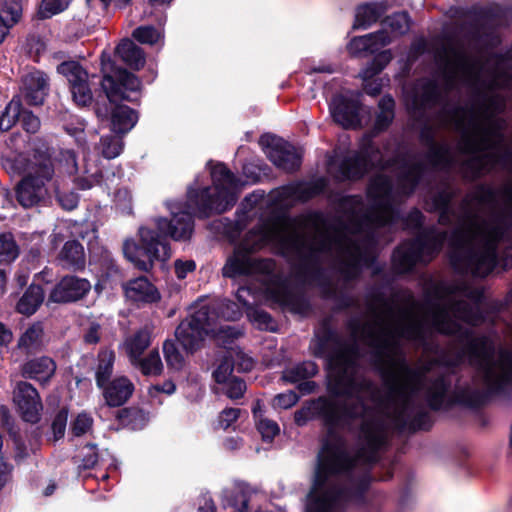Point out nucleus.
<instances>
[{"instance_id": "1", "label": "nucleus", "mask_w": 512, "mask_h": 512, "mask_svg": "<svg viewBox=\"0 0 512 512\" xmlns=\"http://www.w3.org/2000/svg\"><path fill=\"white\" fill-rule=\"evenodd\" d=\"M213 187L201 189L190 187L187 191L186 208L173 213L171 219L158 217L155 229L140 227L139 241L125 240L123 254L140 271L149 272L155 261L165 262L171 257L168 238L175 241L189 240L194 231L193 215L206 219L213 214H221L229 210L237 201L232 191L238 186L239 179L222 162L211 169Z\"/></svg>"}, {"instance_id": "2", "label": "nucleus", "mask_w": 512, "mask_h": 512, "mask_svg": "<svg viewBox=\"0 0 512 512\" xmlns=\"http://www.w3.org/2000/svg\"><path fill=\"white\" fill-rule=\"evenodd\" d=\"M433 326L440 334L456 336L460 343L465 344L461 353L457 355V360L449 361L447 365L456 366L466 355L469 364L480 373L484 385L483 390L468 386L457 389L449 401L450 405L479 410L492 398L509 391L512 387V353L510 351L502 350L498 360H495V345L487 336L475 337L470 329L463 328L450 319L444 310L434 315Z\"/></svg>"}, {"instance_id": "3", "label": "nucleus", "mask_w": 512, "mask_h": 512, "mask_svg": "<svg viewBox=\"0 0 512 512\" xmlns=\"http://www.w3.org/2000/svg\"><path fill=\"white\" fill-rule=\"evenodd\" d=\"M279 221L300 229H313L318 232L313 242H308L304 234L294 231L278 239V246L283 255L294 254L299 259L298 274L312 280L325 278V270L321 265V254L328 253L333 246L340 243L341 230L337 218L331 223L324 212L310 210L296 217L282 215Z\"/></svg>"}, {"instance_id": "4", "label": "nucleus", "mask_w": 512, "mask_h": 512, "mask_svg": "<svg viewBox=\"0 0 512 512\" xmlns=\"http://www.w3.org/2000/svg\"><path fill=\"white\" fill-rule=\"evenodd\" d=\"M100 65V85L106 100L95 102V114L102 121L109 120L112 132L125 135L136 125L138 113L122 102L139 103L142 81L133 72L117 65L107 51L101 53Z\"/></svg>"}, {"instance_id": "5", "label": "nucleus", "mask_w": 512, "mask_h": 512, "mask_svg": "<svg viewBox=\"0 0 512 512\" xmlns=\"http://www.w3.org/2000/svg\"><path fill=\"white\" fill-rule=\"evenodd\" d=\"M375 348L373 352L374 364L377 367L383 385L387 390V397L391 401L401 402V409L394 417V425L397 431L416 433L417 431H429L433 422L429 413L420 409L410 416L412 411V396L420 383L421 372L411 367L404 358L398 362H391V367L385 365L384 357L391 343L387 339L377 340L371 343Z\"/></svg>"}, {"instance_id": "6", "label": "nucleus", "mask_w": 512, "mask_h": 512, "mask_svg": "<svg viewBox=\"0 0 512 512\" xmlns=\"http://www.w3.org/2000/svg\"><path fill=\"white\" fill-rule=\"evenodd\" d=\"M393 190L392 180L385 174L376 175L370 180L367 196L381 213H359L357 208L362 205L359 195L341 196L337 201L338 208L348 216L347 222L337 218L341 230L358 234L374 227H384L397 220L399 211L393 206Z\"/></svg>"}, {"instance_id": "7", "label": "nucleus", "mask_w": 512, "mask_h": 512, "mask_svg": "<svg viewBox=\"0 0 512 512\" xmlns=\"http://www.w3.org/2000/svg\"><path fill=\"white\" fill-rule=\"evenodd\" d=\"M332 405V413L339 418V422L346 428L352 422L361 419L359 427L360 439L363 445L358 450V457L365 464L375 465L379 462V452L386 445V426L384 421L372 415L374 408L368 405L362 396H357L355 402H337L327 397H318L320 407Z\"/></svg>"}, {"instance_id": "8", "label": "nucleus", "mask_w": 512, "mask_h": 512, "mask_svg": "<svg viewBox=\"0 0 512 512\" xmlns=\"http://www.w3.org/2000/svg\"><path fill=\"white\" fill-rule=\"evenodd\" d=\"M449 245V261L457 273L485 278L497 266L496 242L487 241L481 250H476L470 245L467 231L457 228L451 232Z\"/></svg>"}, {"instance_id": "9", "label": "nucleus", "mask_w": 512, "mask_h": 512, "mask_svg": "<svg viewBox=\"0 0 512 512\" xmlns=\"http://www.w3.org/2000/svg\"><path fill=\"white\" fill-rule=\"evenodd\" d=\"M359 348L357 344L344 347L331 356L328 361L329 372L327 378V391L334 397L355 398L363 392L373 389V382L369 379H357Z\"/></svg>"}, {"instance_id": "10", "label": "nucleus", "mask_w": 512, "mask_h": 512, "mask_svg": "<svg viewBox=\"0 0 512 512\" xmlns=\"http://www.w3.org/2000/svg\"><path fill=\"white\" fill-rule=\"evenodd\" d=\"M348 484H333L318 490L321 495L315 497L306 512H343L349 505H365L373 477L365 472L358 477H347Z\"/></svg>"}, {"instance_id": "11", "label": "nucleus", "mask_w": 512, "mask_h": 512, "mask_svg": "<svg viewBox=\"0 0 512 512\" xmlns=\"http://www.w3.org/2000/svg\"><path fill=\"white\" fill-rule=\"evenodd\" d=\"M32 171L24 176L15 187V197L23 208H31L44 200L46 183L52 180L54 166L48 149H33Z\"/></svg>"}, {"instance_id": "12", "label": "nucleus", "mask_w": 512, "mask_h": 512, "mask_svg": "<svg viewBox=\"0 0 512 512\" xmlns=\"http://www.w3.org/2000/svg\"><path fill=\"white\" fill-rule=\"evenodd\" d=\"M358 459V453L353 456L346 447H337L330 443L321 446L317 454L311 493L324 490L333 477L352 476Z\"/></svg>"}, {"instance_id": "13", "label": "nucleus", "mask_w": 512, "mask_h": 512, "mask_svg": "<svg viewBox=\"0 0 512 512\" xmlns=\"http://www.w3.org/2000/svg\"><path fill=\"white\" fill-rule=\"evenodd\" d=\"M471 20L467 23L466 37L482 49L496 48L500 43V36L496 32L498 21L502 17L497 6L472 7L467 13Z\"/></svg>"}, {"instance_id": "14", "label": "nucleus", "mask_w": 512, "mask_h": 512, "mask_svg": "<svg viewBox=\"0 0 512 512\" xmlns=\"http://www.w3.org/2000/svg\"><path fill=\"white\" fill-rule=\"evenodd\" d=\"M259 144L265 149L268 159L277 168L287 173H294L300 169L302 155L288 141L274 134L266 133L260 136Z\"/></svg>"}, {"instance_id": "15", "label": "nucleus", "mask_w": 512, "mask_h": 512, "mask_svg": "<svg viewBox=\"0 0 512 512\" xmlns=\"http://www.w3.org/2000/svg\"><path fill=\"white\" fill-rule=\"evenodd\" d=\"M209 326L208 312L200 309L180 322L175 330V337L187 353L193 354L202 347L209 335Z\"/></svg>"}, {"instance_id": "16", "label": "nucleus", "mask_w": 512, "mask_h": 512, "mask_svg": "<svg viewBox=\"0 0 512 512\" xmlns=\"http://www.w3.org/2000/svg\"><path fill=\"white\" fill-rule=\"evenodd\" d=\"M90 290L91 283L88 279L76 275H65L50 290L46 305L76 303L83 300Z\"/></svg>"}, {"instance_id": "17", "label": "nucleus", "mask_w": 512, "mask_h": 512, "mask_svg": "<svg viewBox=\"0 0 512 512\" xmlns=\"http://www.w3.org/2000/svg\"><path fill=\"white\" fill-rule=\"evenodd\" d=\"M57 71L67 78L73 101L78 106L85 107L92 103L88 73L79 62L64 61L58 65Z\"/></svg>"}, {"instance_id": "18", "label": "nucleus", "mask_w": 512, "mask_h": 512, "mask_svg": "<svg viewBox=\"0 0 512 512\" xmlns=\"http://www.w3.org/2000/svg\"><path fill=\"white\" fill-rule=\"evenodd\" d=\"M260 246L259 243L249 244L247 238L242 240L234 248L232 255L227 258L222 268V275L230 279L251 275L257 267V263L251 257V254Z\"/></svg>"}, {"instance_id": "19", "label": "nucleus", "mask_w": 512, "mask_h": 512, "mask_svg": "<svg viewBox=\"0 0 512 512\" xmlns=\"http://www.w3.org/2000/svg\"><path fill=\"white\" fill-rule=\"evenodd\" d=\"M13 400L25 422H39L43 404L37 389L31 383L19 381L14 390Z\"/></svg>"}, {"instance_id": "20", "label": "nucleus", "mask_w": 512, "mask_h": 512, "mask_svg": "<svg viewBox=\"0 0 512 512\" xmlns=\"http://www.w3.org/2000/svg\"><path fill=\"white\" fill-rule=\"evenodd\" d=\"M361 109L362 102L358 98H349L343 95L336 96L330 105V113L334 122L345 130L362 128Z\"/></svg>"}, {"instance_id": "21", "label": "nucleus", "mask_w": 512, "mask_h": 512, "mask_svg": "<svg viewBox=\"0 0 512 512\" xmlns=\"http://www.w3.org/2000/svg\"><path fill=\"white\" fill-rule=\"evenodd\" d=\"M346 346V344L342 343L337 330L332 327L330 321L324 319L320 325V329L315 333L310 348L315 358L325 359L326 369H328L330 357Z\"/></svg>"}, {"instance_id": "22", "label": "nucleus", "mask_w": 512, "mask_h": 512, "mask_svg": "<svg viewBox=\"0 0 512 512\" xmlns=\"http://www.w3.org/2000/svg\"><path fill=\"white\" fill-rule=\"evenodd\" d=\"M399 172L397 185L403 195H412L421 183L426 171V164L422 161L411 162L406 156L397 159Z\"/></svg>"}, {"instance_id": "23", "label": "nucleus", "mask_w": 512, "mask_h": 512, "mask_svg": "<svg viewBox=\"0 0 512 512\" xmlns=\"http://www.w3.org/2000/svg\"><path fill=\"white\" fill-rule=\"evenodd\" d=\"M443 100L442 91L435 79H424L420 88L411 99V110L423 117L427 110H430Z\"/></svg>"}, {"instance_id": "24", "label": "nucleus", "mask_w": 512, "mask_h": 512, "mask_svg": "<svg viewBox=\"0 0 512 512\" xmlns=\"http://www.w3.org/2000/svg\"><path fill=\"white\" fill-rule=\"evenodd\" d=\"M126 298L138 306L157 303L161 295L154 284L145 276L131 279L122 285Z\"/></svg>"}, {"instance_id": "25", "label": "nucleus", "mask_w": 512, "mask_h": 512, "mask_svg": "<svg viewBox=\"0 0 512 512\" xmlns=\"http://www.w3.org/2000/svg\"><path fill=\"white\" fill-rule=\"evenodd\" d=\"M23 84L25 102L30 106L43 105L50 90L48 75L35 70L24 77Z\"/></svg>"}, {"instance_id": "26", "label": "nucleus", "mask_w": 512, "mask_h": 512, "mask_svg": "<svg viewBox=\"0 0 512 512\" xmlns=\"http://www.w3.org/2000/svg\"><path fill=\"white\" fill-rule=\"evenodd\" d=\"M56 362L49 356H40L27 360L21 366V375L26 379L48 385L56 373Z\"/></svg>"}, {"instance_id": "27", "label": "nucleus", "mask_w": 512, "mask_h": 512, "mask_svg": "<svg viewBox=\"0 0 512 512\" xmlns=\"http://www.w3.org/2000/svg\"><path fill=\"white\" fill-rule=\"evenodd\" d=\"M447 235L446 231H440L436 227L430 226L422 228L412 241L422 257L434 258L441 252Z\"/></svg>"}, {"instance_id": "28", "label": "nucleus", "mask_w": 512, "mask_h": 512, "mask_svg": "<svg viewBox=\"0 0 512 512\" xmlns=\"http://www.w3.org/2000/svg\"><path fill=\"white\" fill-rule=\"evenodd\" d=\"M422 261V256L413 241L407 240L394 248L391 263L394 271L398 274L412 272L417 263Z\"/></svg>"}, {"instance_id": "29", "label": "nucleus", "mask_w": 512, "mask_h": 512, "mask_svg": "<svg viewBox=\"0 0 512 512\" xmlns=\"http://www.w3.org/2000/svg\"><path fill=\"white\" fill-rule=\"evenodd\" d=\"M101 389L109 407H120L131 398L135 387L128 377L120 376L107 382Z\"/></svg>"}, {"instance_id": "30", "label": "nucleus", "mask_w": 512, "mask_h": 512, "mask_svg": "<svg viewBox=\"0 0 512 512\" xmlns=\"http://www.w3.org/2000/svg\"><path fill=\"white\" fill-rule=\"evenodd\" d=\"M355 251V254L350 259L343 261L339 267V273L345 281L357 280L362 273L363 266L371 267L376 261V256L366 249L355 246Z\"/></svg>"}, {"instance_id": "31", "label": "nucleus", "mask_w": 512, "mask_h": 512, "mask_svg": "<svg viewBox=\"0 0 512 512\" xmlns=\"http://www.w3.org/2000/svg\"><path fill=\"white\" fill-rule=\"evenodd\" d=\"M270 298L273 302L283 308H287L292 313L301 314L310 308L309 300L305 295L294 293L286 286L271 290Z\"/></svg>"}, {"instance_id": "32", "label": "nucleus", "mask_w": 512, "mask_h": 512, "mask_svg": "<svg viewBox=\"0 0 512 512\" xmlns=\"http://www.w3.org/2000/svg\"><path fill=\"white\" fill-rule=\"evenodd\" d=\"M502 194L507 200L512 201V184L498 190L489 184H478L474 192L469 195L472 201L479 205L495 207L498 203V196ZM463 205H470L468 196L463 199Z\"/></svg>"}, {"instance_id": "33", "label": "nucleus", "mask_w": 512, "mask_h": 512, "mask_svg": "<svg viewBox=\"0 0 512 512\" xmlns=\"http://www.w3.org/2000/svg\"><path fill=\"white\" fill-rule=\"evenodd\" d=\"M331 408L332 405L330 404L326 407H320L318 405L316 408V414L320 415V419L327 428L326 437L321 440V446L330 443L337 447H346L344 437L338 432L339 429H345L346 427L338 421L339 418L332 413Z\"/></svg>"}, {"instance_id": "34", "label": "nucleus", "mask_w": 512, "mask_h": 512, "mask_svg": "<svg viewBox=\"0 0 512 512\" xmlns=\"http://www.w3.org/2000/svg\"><path fill=\"white\" fill-rule=\"evenodd\" d=\"M115 55L131 70L139 71L146 63L143 49L125 38L115 48Z\"/></svg>"}, {"instance_id": "35", "label": "nucleus", "mask_w": 512, "mask_h": 512, "mask_svg": "<svg viewBox=\"0 0 512 512\" xmlns=\"http://www.w3.org/2000/svg\"><path fill=\"white\" fill-rule=\"evenodd\" d=\"M395 100L390 94H385L378 102L379 111L371 129V134L377 136L386 132L392 125L395 118Z\"/></svg>"}, {"instance_id": "36", "label": "nucleus", "mask_w": 512, "mask_h": 512, "mask_svg": "<svg viewBox=\"0 0 512 512\" xmlns=\"http://www.w3.org/2000/svg\"><path fill=\"white\" fill-rule=\"evenodd\" d=\"M487 163L501 164L506 166L512 164V148H505L502 153H486L472 157L465 162V167L472 172L474 177L481 176Z\"/></svg>"}, {"instance_id": "37", "label": "nucleus", "mask_w": 512, "mask_h": 512, "mask_svg": "<svg viewBox=\"0 0 512 512\" xmlns=\"http://www.w3.org/2000/svg\"><path fill=\"white\" fill-rule=\"evenodd\" d=\"M45 299L44 289L41 285L30 284L18 300L15 310L17 313L30 317L37 312Z\"/></svg>"}, {"instance_id": "38", "label": "nucleus", "mask_w": 512, "mask_h": 512, "mask_svg": "<svg viewBox=\"0 0 512 512\" xmlns=\"http://www.w3.org/2000/svg\"><path fill=\"white\" fill-rule=\"evenodd\" d=\"M386 10L387 5L384 2H373L359 5L356 8L353 29L357 30L369 28L385 14Z\"/></svg>"}, {"instance_id": "39", "label": "nucleus", "mask_w": 512, "mask_h": 512, "mask_svg": "<svg viewBox=\"0 0 512 512\" xmlns=\"http://www.w3.org/2000/svg\"><path fill=\"white\" fill-rule=\"evenodd\" d=\"M372 168L362 156L354 153L341 160L338 172L343 180L357 181L362 179Z\"/></svg>"}, {"instance_id": "40", "label": "nucleus", "mask_w": 512, "mask_h": 512, "mask_svg": "<svg viewBox=\"0 0 512 512\" xmlns=\"http://www.w3.org/2000/svg\"><path fill=\"white\" fill-rule=\"evenodd\" d=\"M58 258L63 267L80 271L85 268L83 245L78 240H68L59 252Z\"/></svg>"}, {"instance_id": "41", "label": "nucleus", "mask_w": 512, "mask_h": 512, "mask_svg": "<svg viewBox=\"0 0 512 512\" xmlns=\"http://www.w3.org/2000/svg\"><path fill=\"white\" fill-rule=\"evenodd\" d=\"M467 297L472 300L476 306L473 307L469 303L465 301H457L453 305V309L455 312L462 314L463 318L466 321L475 320L480 321L484 319L483 313L479 308V305L483 302L485 295L484 291L479 288L471 289L467 293Z\"/></svg>"}, {"instance_id": "42", "label": "nucleus", "mask_w": 512, "mask_h": 512, "mask_svg": "<svg viewBox=\"0 0 512 512\" xmlns=\"http://www.w3.org/2000/svg\"><path fill=\"white\" fill-rule=\"evenodd\" d=\"M116 420L123 427L131 430H141L147 425L149 414L140 407H124L117 411Z\"/></svg>"}, {"instance_id": "43", "label": "nucleus", "mask_w": 512, "mask_h": 512, "mask_svg": "<svg viewBox=\"0 0 512 512\" xmlns=\"http://www.w3.org/2000/svg\"><path fill=\"white\" fill-rule=\"evenodd\" d=\"M97 361L95 381L98 388H103L111 380L114 370L115 352L109 348H101L97 355Z\"/></svg>"}, {"instance_id": "44", "label": "nucleus", "mask_w": 512, "mask_h": 512, "mask_svg": "<svg viewBox=\"0 0 512 512\" xmlns=\"http://www.w3.org/2000/svg\"><path fill=\"white\" fill-rule=\"evenodd\" d=\"M21 0H4L0 11V43L8 33V29L15 25L22 16Z\"/></svg>"}, {"instance_id": "45", "label": "nucleus", "mask_w": 512, "mask_h": 512, "mask_svg": "<svg viewBox=\"0 0 512 512\" xmlns=\"http://www.w3.org/2000/svg\"><path fill=\"white\" fill-rule=\"evenodd\" d=\"M298 185L297 202L307 203L322 195L326 191L329 182L326 177L320 176L309 181L298 180Z\"/></svg>"}, {"instance_id": "46", "label": "nucleus", "mask_w": 512, "mask_h": 512, "mask_svg": "<svg viewBox=\"0 0 512 512\" xmlns=\"http://www.w3.org/2000/svg\"><path fill=\"white\" fill-rule=\"evenodd\" d=\"M455 198L454 191L448 186L437 189L425 200V209L429 213L437 210L450 209Z\"/></svg>"}, {"instance_id": "47", "label": "nucleus", "mask_w": 512, "mask_h": 512, "mask_svg": "<svg viewBox=\"0 0 512 512\" xmlns=\"http://www.w3.org/2000/svg\"><path fill=\"white\" fill-rule=\"evenodd\" d=\"M425 158L434 169L448 168L452 164L451 149L447 143H436L429 147Z\"/></svg>"}, {"instance_id": "48", "label": "nucleus", "mask_w": 512, "mask_h": 512, "mask_svg": "<svg viewBox=\"0 0 512 512\" xmlns=\"http://www.w3.org/2000/svg\"><path fill=\"white\" fill-rule=\"evenodd\" d=\"M319 371L318 365L313 361L301 362L292 368L284 371L282 378L289 383L295 384L302 380L314 377Z\"/></svg>"}, {"instance_id": "49", "label": "nucleus", "mask_w": 512, "mask_h": 512, "mask_svg": "<svg viewBox=\"0 0 512 512\" xmlns=\"http://www.w3.org/2000/svg\"><path fill=\"white\" fill-rule=\"evenodd\" d=\"M393 54L390 49L382 50L374 55V57L366 64L361 71V76L365 81L374 78L380 74L386 66L392 61Z\"/></svg>"}, {"instance_id": "50", "label": "nucleus", "mask_w": 512, "mask_h": 512, "mask_svg": "<svg viewBox=\"0 0 512 512\" xmlns=\"http://www.w3.org/2000/svg\"><path fill=\"white\" fill-rule=\"evenodd\" d=\"M42 335L43 327L41 323L37 322L30 325L19 337L17 348L25 351L26 354L32 353L40 345Z\"/></svg>"}, {"instance_id": "51", "label": "nucleus", "mask_w": 512, "mask_h": 512, "mask_svg": "<svg viewBox=\"0 0 512 512\" xmlns=\"http://www.w3.org/2000/svg\"><path fill=\"white\" fill-rule=\"evenodd\" d=\"M20 253L19 246L12 232L0 233V265L14 262Z\"/></svg>"}, {"instance_id": "52", "label": "nucleus", "mask_w": 512, "mask_h": 512, "mask_svg": "<svg viewBox=\"0 0 512 512\" xmlns=\"http://www.w3.org/2000/svg\"><path fill=\"white\" fill-rule=\"evenodd\" d=\"M149 345V336L143 331L136 332L133 337L127 341V353L131 364H136V360H139Z\"/></svg>"}, {"instance_id": "53", "label": "nucleus", "mask_w": 512, "mask_h": 512, "mask_svg": "<svg viewBox=\"0 0 512 512\" xmlns=\"http://www.w3.org/2000/svg\"><path fill=\"white\" fill-rule=\"evenodd\" d=\"M382 23L388 26L393 33L402 36L410 30L411 17L405 10L398 11L386 16Z\"/></svg>"}, {"instance_id": "54", "label": "nucleus", "mask_w": 512, "mask_h": 512, "mask_svg": "<svg viewBox=\"0 0 512 512\" xmlns=\"http://www.w3.org/2000/svg\"><path fill=\"white\" fill-rule=\"evenodd\" d=\"M22 103L14 98L6 105L0 115L1 132H7L12 129L21 117Z\"/></svg>"}, {"instance_id": "55", "label": "nucleus", "mask_w": 512, "mask_h": 512, "mask_svg": "<svg viewBox=\"0 0 512 512\" xmlns=\"http://www.w3.org/2000/svg\"><path fill=\"white\" fill-rule=\"evenodd\" d=\"M72 0H42L36 11V18L39 20L50 19L54 15L65 11Z\"/></svg>"}, {"instance_id": "56", "label": "nucleus", "mask_w": 512, "mask_h": 512, "mask_svg": "<svg viewBox=\"0 0 512 512\" xmlns=\"http://www.w3.org/2000/svg\"><path fill=\"white\" fill-rule=\"evenodd\" d=\"M134 366L139 367L143 375H160L163 370V364L158 351H151L145 358H139L136 360Z\"/></svg>"}, {"instance_id": "57", "label": "nucleus", "mask_w": 512, "mask_h": 512, "mask_svg": "<svg viewBox=\"0 0 512 512\" xmlns=\"http://www.w3.org/2000/svg\"><path fill=\"white\" fill-rule=\"evenodd\" d=\"M163 354L167 366L176 371L182 370L185 360L173 340H166L163 344Z\"/></svg>"}, {"instance_id": "58", "label": "nucleus", "mask_w": 512, "mask_h": 512, "mask_svg": "<svg viewBox=\"0 0 512 512\" xmlns=\"http://www.w3.org/2000/svg\"><path fill=\"white\" fill-rule=\"evenodd\" d=\"M494 58L496 59L495 77L509 84L512 81V65L508 62L512 60V52L496 53Z\"/></svg>"}, {"instance_id": "59", "label": "nucleus", "mask_w": 512, "mask_h": 512, "mask_svg": "<svg viewBox=\"0 0 512 512\" xmlns=\"http://www.w3.org/2000/svg\"><path fill=\"white\" fill-rule=\"evenodd\" d=\"M318 398L311 400L308 405H303L294 412V422L297 426H305L310 420L320 419V415L316 414Z\"/></svg>"}, {"instance_id": "60", "label": "nucleus", "mask_w": 512, "mask_h": 512, "mask_svg": "<svg viewBox=\"0 0 512 512\" xmlns=\"http://www.w3.org/2000/svg\"><path fill=\"white\" fill-rule=\"evenodd\" d=\"M102 155L106 159H114L123 151V141L115 136L101 137Z\"/></svg>"}, {"instance_id": "61", "label": "nucleus", "mask_w": 512, "mask_h": 512, "mask_svg": "<svg viewBox=\"0 0 512 512\" xmlns=\"http://www.w3.org/2000/svg\"><path fill=\"white\" fill-rule=\"evenodd\" d=\"M234 371V360L230 356H225L220 361L212 373V377L217 384H224L231 379Z\"/></svg>"}, {"instance_id": "62", "label": "nucleus", "mask_w": 512, "mask_h": 512, "mask_svg": "<svg viewBox=\"0 0 512 512\" xmlns=\"http://www.w3.org/2000/svg\"><path fill=\"white\" fill-rule=\"evenodd\" d=\"M365 36H369V41L365 42L366 54H376V52L384 46H387L391 42V38L389 37L386 30H378L373 33L366 34Z\"/></svg>"}, {"instance_id": "63", "label": "nucleus", "mask_w": 512, "mask_h": 512, "mask_svg": "<svg viewBox=\"0 0 512 512\" xmlns=\"http://www.w3.org/2000/svg\"><path fill=\"white\" fill-rule=\"evenodd\" d=\"M19 123L22 129L28 134H36L41 127V121L37 115L22 105Z\"/></svg>"}, {"instance_id": "64", "label": "nucleus", "mask_w": 512, "mask_h": 512, "mask_svg": "<svg viewBox=\"0 0 512 512\" xmlns=\"http://www.w3.org/2000/svg\"><path fill=\"white\" fill-rule=\"evenodd\" d=\"M372 134L366 135L360 145L359 151L355 152L357 155L362 156L366 163L373 167V159L380 154L379 147L373 142Z\"/></svg>"}]
</instances>
